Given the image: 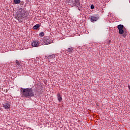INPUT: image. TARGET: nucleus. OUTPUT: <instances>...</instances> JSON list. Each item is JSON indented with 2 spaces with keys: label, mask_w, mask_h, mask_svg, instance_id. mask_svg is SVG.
I'll return each instance as SVG.
<instances>
[{
  "label": "nucleus",
  "mask_w": 130,
  "mask_h": 130,
  "mask_svg": "<svg viewBox=\"0 0 130 130\" xmlns=\"http://www.w3.org/2000/svg\"><path fill=\"white\" fill-rule=\"evenodd\" d=\"M22 94L23 97L26 98H30V97H34V91L32 88H21Z\"/></svg>",
  "instance_id": "f257e3e1"
},
{
  "label": "nucleus",
  "mask_w": 130,
  "mask_h": 130,
  "mask_svg": "<svg viewBox=\"0 0 130 130\" xmlns=\"http://www.w3.org/2000/svg\"><path fill=\"white\" fill-rule=\"evenodd\" d=\"M18 13L15 16V18L17 20L19 23H22L23 22V18L25 16V11H24V8H19L18 10Z\"/></svg>",
  "instance_id": "f03ea898"
},
{
  "label": "nucleus",
  "mask_w": 130,
  "mask_h": 130,
  "mask_svg": "<svg viewBox=\"0 0 130 130\" xmlns=\"http://www.w3.org/2000/svg\"><path fill=\"white\" fill-rule=\"evenodd\" d=\"M69 6L71 7H80L81 6V2L79 0H69L68 2Z\"/></svg>",
  "instance_id": "7ed1b4c3"
},
{
  "label": "nucleus",
  "mask_w": 130,
  "mask_h": 130,
  "mask_svg": "<svg viewBox=\"0 0 130 130\" xmlns=\"http://www.w3.org/2000/svg\"><path fill=\"white\" fill-rule=\"evenodd\" d=\"M124 26L122 24H119L117 26V28L119 29V34H123L124 33Z\"/></svg>",
  "instance_id": "20e7f679"
},
{
  "label": "nucleus",
  "mask_w": 130,
  "mask_h": 130,
  "mask_svg": "<svg viewBox=\"0 0 130 130\" xmlns=\"http://www.w3.org/2000/svg\"><path fill=\"white\" fill-rule=\"evenodd\" d=\"M42 43L44 45H48L50 44V40L48 38H45L42 40Z\"/></svg>",
  "instance_id": "39448f33"
},
{
  "label": "nucleus",
  "mask_w": 130,
  "mask_h": 130,
  "mask_svg": "<svg viewBox=\"0 0 130 130\" xmlns=\"http://www.w3.org/2000/svg\"><path fill=\"white\" fill-rule=\"evenodd\" d=\"M40 45V42L38 40H35L31 43L32 47H38Z\"/></svg>",
  "instance_id": "423d86ee"
},
{
  "label": "nucleus",
  "mask_w": 130,
  "mask_h": 130,
  "mask_svg": "<svg viewBox=\"0 0 130 130\" xmlns=\"http://www.w3.org/2000/svg\"><path fill=\"white\" fill-rule=\"evenodd\" d=\"M3 106L5 109H9L11 107V104L9 102H5L3 104Z\"/></svg>",
  "instance_id": "0eeeda50"
},
{
  "label": "nucleus",
  "mask_w": 130,
  "mask_h": 130,
  "mask_svg": "<svg viewBox=\"0 0 130 130\" xmlns=\"http://www.w3.org/2000/svg\"><path fill=\"white\" fill-rule=\"evenodd\" d=\"M99 19V17L98 15H93L90 17L91 22H96Z\"/></svg>",
  "instance_id": "6e6552de"
},
{
  "label": "nucleus",
  "mask_w": 130,
  "mask_h": 130,
  "mask_svg": "<svg viewBox=\"0 0 130 130\" xmlns=\"http://www.w3.org/2000/svg\"><path fill=\"white\" fill-rule=\"evenodd\" d=\"M57 99L59 102H61V101H62V98L61 97V95H60V93L57 94Z\"/></svg>",
  "instance_id": "1a4fd4ad"
},
{
  "label": "nucleus",
  "mask_w": 130,
  "mask_h": 130,
  "mask_svg": "<svg viewBox=\"0 0 130 130\" xmlns=\"http://www.w3.org/2000/svg\"><path fill=\"white\" fill-rule=\"evenodd\" d=\"M73 50H74V48L73 47L69 48L67 51H68V53H71V52H73Z\"/></svg>",
  "instance_id": "9d476101"
},
{
  "label": "nucleus",
  "mask_w": 130,
  "mask_h": 130,
  "mask_svg": "<svg viewBox=\"0 0 130 130\" xmlns=\"http://www.w3.org/2000/svg\"><path fill=\"white\" fill-rule=\"evenodd\" d=\"M40 27V25L38 24H36V25H35L34 26V29H35V30H37V29Z\"/></svg>",
  "instance_id": "9b49d317"
},
{
  "label": "nucleus",
  "mask_w": 130,
  "mask_h": 130,
  "mask_svg": "<svg viewBox=\"0 0 130 130\" xmlns=\"http://www.w3.org/2000/svg\"><path fill=\"white\" fill-rule=\"evenodd\" d=\"M20 2H21V0H14V2L16 4H20Z\"/></svg>",
  "instance_id": "f8f14e48"
},
{
  "label": "nucleus",
  "mask_w": 130,
  "mask_h": 130,
  "mask_svg": "<svg viewBox=\"0 0 130 130\" xmlns=\"http://www.w3.org/2000/svg\"><path fill=\"white\" fill-rule=\"evenodd\" d=\"M39 36H40L41 37H43V36H44V32H40L39 34Z\"/></svg>",
  "instance_id": "ddd939ff"
},
{
  "label": "nucleus",
  "mask_w": 130,
  "mask_h": 130,
  "mask_svg": "<svg viewBox=\"0 0 130 130\" xmlns=\"http://www.w3.org/2000/svg\"><path fill=\"white\" fill-rule=\"evenodd\" d=\"M16 64L17 66H18V67L20 66V61H18V60H16Z\"/></svg>",
  "instance_id": "4468645a"
},
{
  "label": "nucleus",
  "mask_w": 130,
  "mask_h": 130,
  "mask_svg": "<svg viewBox=\"0 0 130 130\" xmlns=\"http://www.w3.org/2000/svg\"><path fill=\"white\" fill-rule=\"evenodd\" d=\"M90 8H91V10L94 9V6L91 5Z\"/></svg>",
  "instance_id": "2eb2a0df"
}]
</instances>
